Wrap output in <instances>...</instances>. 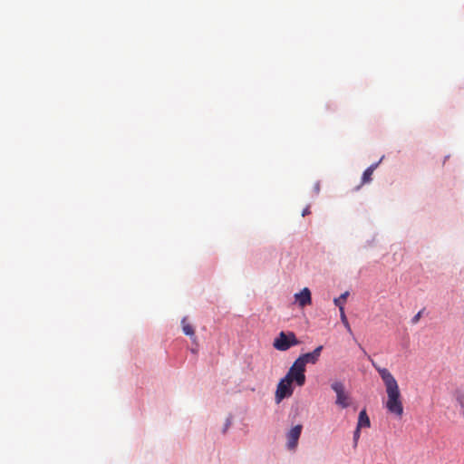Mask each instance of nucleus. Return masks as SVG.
Instances as JSON below:
<instances>
[{
    "instance_id": "5",
    "label": "nucleus",
    "mask_w": 464,
    "mask_h": 464,
    "mask_svg": "<svg viewBox=\"0 0 464 464\" xmlns=\"http://www.w3.org/2000/svg\"><path fill=\"white\" fill-rule=\"evenodd\" d=\"M336 393V404L342 408H347L350 405V398L345 392L344 385L341 382H334L331 385Z\"/></svg>"
},
{
    "instance_id": "17",
    "label": "nucleus",
    "mask_w": 464,
    "mask_h": 464,
    "mask_svg": "<svg viewBox=\"0 0 464 464\" xmlns=\"http://www.w3.org/2000/svg\"><path fill=\"white\" fill-rule=\"evenodd\" d=\"M310 213H311V211H310V207H309V206H307V207L303 210V212H302V216H303V217H305L306 215H309Z\"/></svg>"
},
{
    "instance_id": "1",
    "label": "nucleus",
    "mask_w": 464,
    "mask_h": 464,
    "mask_svg": "<svg viewBox=\"0 0 464 464\" xmlns=\"http://www.w3.org/2000/svg\"><path fill=\"white\" fill-rule=\"evenodd\" d=\"M372 362L385 385L387 393L385 408L387 411L401 419L403 415V403L397 381L388 369L380 367L374 362Z\"/></svg>"
},
{
    "instance_id": "7",
    "label": "nucleus",
    "mask_w": 464,
    "mask_h": 464,
    "mask_svg": "<svg viewBox=\"0 0 464 464\" xmlns=\"http://www.w3.org/2000/svg\"><path fill=\"white\" fill-rule=\"evenodd\" d=\"M302 425H296L287 433V448L291 450H295L298 440L302 432Z\"/></svg>"
},
{
    "instance_id": "10",
    "label": "nucleus",
    "mask_w": 464,
    "mask_h": 464,
    "mask_svg": "<svg viewBox=\"0 0 464 464\" xmlns=\"http://www.w3.org/2000/svg\"><path fill=\"white\" fill-rule=\"evenodd\" d=\"M181 325H182V330H183V333L189 336L190 338H192L193 340L196 339L195 337V331H194V327L189 324L188 322H187V317H184L181 321Z\"/></svg>"
},
{
    "instance_id": "18",
    "label": "nucleus",
    "mask_w": 464,
    "mask_h": 464,
    "mask_svg": "<svg viewBox=\"0 0 464 464\" xmlns=\"http://www.w3.org/2000/svg\"><path fill=\"white\" fill-rule=\"evenodd\" d=\"M314 189L316 194L319 193V191H320V184L318 182L314 185Z\"/></svg>"
},
{
    "instance_id": "4",
    "label": "nucleus",
    "mask_w": 464,
    "mask_h": 464,
    "mask_svg": "<svg viewBox=\"0 0 464 464\" xmlns=\"http://www.w3.org/2000/svg\"><path fill=\"white\" fill-rule=\"evenodd\" d=\"M292 383V382L285 377L280 380L276 391V401L277 403L281 402L283 399L292 396L294 392Z\"/></svg>"
},
{
    "instance_id": "14",
    "label": "nucleus",
    "mask_w": 464,
    "mask_h": 464,
    "mask_svg": "<svg viewBox=\"0 0 464 464\" xmlns=\"http://www.w3.org/2000/svg\"><path fill=\"white\" fill-rule=\"evenodd\" d=\"M349 293L348 292H344L343 294H342L338 298H335L334 300V304L336 306L339 307V309H341V306H343L345 301H346V298L348 296Z\"/></svg>"
},
{
    "instance_id": "9",
    "label": "nucleus",
    "mask_w": 464,
    "mask_h": 464,
    "mask_svg": "<svg viewBox=\"0 0 464 464\" xmlns=\"http://www.w3.org/2000/svg\"><path fill=\"white\" fill-rule=\"evenodd\" d=\"M370 426H371V421L366 413V411L365 410L361 411V412L359 413V417H358L357 427L359 429H362V428H369Z\"/></svg>"
},
{
    "instance_id": "15",
    "label": "nucleus",
    "mask_w": 464,
    "mask_h": 464,
    "mask_svg": "<svg viewBox=\"0 0 464 464\" xmlns=\"http://www.w3.org/2000/svg\"><path fill=\"white\" fill-rule=\"evenodd\" d=\"M360 434H361V429H359L358 427H356V430H354L353 432V443H354V447H356L357 443H358V440L360 439Z\"/></svg>"
},
{
    "instance_id": "16",
    "label": "nucleus",
    "mask_w": 464,
    "mask_h": 464,
    "mask_svg": "<svg viewBox=\"0 0 464 464\" xmlns=\"http://www.w3.org/2000/svg\"><path fill=\"white\" fill-rule=\"evenodd\" d=\"M421 316V312L420 311L417 314H415L411 320L412 324H417Z\"/></svg>"
},
{
    "instance_id": "2",
    "label": "nucleus",
    "mask_w": 464,
    "mask_h": 464,
    "mask_svg": "<svg viewBox=\"0 0 464 464\" xmlns=\"http://www.w3.org/2000/svg\"><path fill=\"white\" fill-rule=\"evenodd\" d=\"M299 343L300 341L296 338L295 333L280 332L278 336L274 340L273 346L275 349L284 352Z\"/></svg>"
},
{
    "instance_id": "13",
    "label": "nucleus",
    "mask_w": 464,
    "mask_h": 464,
    "mask_svg": "<svg viewBox=\"0 0 464 464\" xmlns=\"http://www.w3.org/2000/svg\"><path fill=\"white\" fill-rule=\"evenodd\" d=\"M456 401L460 407V413L464 418V393L461 392H458L456 393Z\"/></svg>"
},
{
    "instance_id": "12",
    "label": "nucleus",
    "mask_w": 464,
    "mask_h": 464,
    "mask_svg": "<svg viewBox=\"0 0 464 464\" xmlns=\"http://www.w3.org/2000/svg\"><path fill=\"white\" fill-rule=\"evenodd\" d=\"M339 310H340V317H341L342 323L343 324V325L346 328V330L349 333H352V328L350 326V324H349L348 319H347V317L345 315V313H344V307L341 306V309H339Z\"/></svg>"
},
{
    "instance_id": "8",
    "label": "nucleus",
    "mask_w": 464,
    "mask_h": 464,
    "mask_svg": "<svg viewBox=\"0 0 464 464\" xmlns=\"http://www.w3.org/2000/svg\"><path fill=\"white\" fill-rule=\"evenodd\" d=\"M295 301L301 307L311 304V292L305 287L301 292L295 295Z\"/></svg>"
},
{
    "instance_id": "6",
    "label": "nucleus",
    "mask_w": 464,
    "mask_h": 464,
    "mask_svg": "<svg viewBox=\"0 0 464 464\" xmlns=\"http://www.w3.org/2000/svg\"><path fill=\"white\" fill-rule=\"evenodd\" d=\"M323 346L319 345L313 352L300 355L296 361H298L304 368L306 363H316L321 356Z\"/></svg>"
},
{
    "instance_id": "11",
    "label": "nucleus",
    "mask_w": 464,
    "mask_h": 464,
    "mask_svg": "<svg viewBox=\"0 0 464 464\" xmlns=\"http://www.w3.org/2000/svg\"><path fill=\"white\" fill-rule=\"evenodd\" d=\"M378 164H372L367 168L362 177V184L369 183L372 180V176Z\"/></svg>"
},
{
    "instance_id": "3",
    "label": "nucleus",
    "mask_w": 464,
    "mask_h": 464,
    "mask_svg": "<svg viewBox=\"0 0 464 464\" xmlns=\"http://www.w3.org/2000/svg\"><path fill=\"white\" fill-rule=\"evenodd\" d=\"M304 372L305 368L295 360L285 378L292 382H295L298 386H303L305 383Z\"/></svg>"
}]
</instances>
